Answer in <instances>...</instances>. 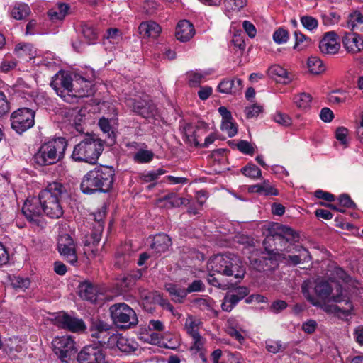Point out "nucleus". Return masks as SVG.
Returning a JSON list of instances; mask_svg holds the SVG:
<instances>
[{
	"mask_svg": "<svg viewBox=\"0 0 363 363\" xmlns=\"http://www.w3.org/2000/svg\"><path fill=\"white\" fill-rule=\"evenodd\" d=\"M10 107L5 94L0 91V117L9 111Z\"/></svg>",
	"mask_w": 363,
	"mask_h": 363,
	"instance_id": "obj_60",
	"label": "nucleus"
},
{
	"mask_svg": "<svg viewBox=\"0 0 363 363\" xmlns=\"http://www.w3.org/2000/svg\"><path fill=\"white\" fill-rule=\"evenodd\" d=\"M164 173L165 171L160 168L157 170L143 172L140 174L139 177L141 181L147 183L156 180L160 176Z\"/></svg>",
	"mask_w": 363,
	"mask_h": 363,
	"instance_id": "obj_41",
	"label": "nucleus"
},
{
	"mask_svg": "<svg viewBox=\"0 0 363 363\" xmlns=\"http://www.w3.org/2000/svg\"><path fill=\"white\" fill-rule=\"evenodd\" d=\"M94 72L91 69L84 77L79 74H74V94L76 97H86L94 93L93 80Z\"/></svg>",
	"mask_w": 363,
	"mask_h": 363,
	"instance_id": "obj_11",
	"label": "nucleus"
},
{
	"mask_svg": "<svg viewBox=\"0 0 363 363\" xmlns=\"http://www.w3.org/2000/svg\"><path fill=\"white\" fill-rule=\"evenodd\" d=\"M126 105L136 114L146 119H156L159 116V111L154 103L149 99L136 100L127 99Z\"/></svg>",
	"mask_w": 363,
	"mask_h": 363,
	"instance_id": "obj_10",
	"label": "nucleus"
},
{
	"mask_svg": "<svg viewBox=\"0 0 363 363\" xmlns=\"http://www.w3.org/2000/svg\"><path fill=\"white\" fill-rule=\"evenodd\" d=\"M164 288L169 292V295L172 296V299L174 302L182 303L187 296L186 289L182 288L178 285L167 283L164 285Z\"/></svg>",
	"mask_w": 363,
	"mask_h": 363,
	"instance_id": "obj_27",
	"label": "nucleus"
},
{
	"mask_svg": "<svg viewBox=\"0 0 363 363\" xmlns=\"http://www.w3.org/2000/svg\"><path fill=\"white\" fill-rule=\"evenodd\" d=\"M102 233L103 228H92L90 233L83 237L84 253L88 259H94L97 256L98 250L96 247L101 239Z\"/></svg>",
	"mask_w": 363,
	"mask_h": 363,
	"instance_id": "obj_15",
	"label": "nucleus"
},
{
	"mask_svg": "<svg viewBox=\"0 0 363 363\" xmlns=\"http://www.w3.org/2000/svg\"><path fill=\"white\" fill-rule=\"evenodd\" d=\"M337 201L339 206L342 208H354L356 207V204L351 199L350 196L346 194L340 195L337 198Z\"/></svg>",
	"mask_w": 363,
	"mask_h": 363,
	"instance_id": "obj_52",
	"label": "nucleus"
},
{
	"mask_svg": "<svg viewBox=\"0 0 363 363\" xmlns=\"http://www.w3.org/2000/svg\"><path fill=\"white\" fill-rule=\"evenodd\" d=\"M311 256L308 251L301 245H296V265L308 263Z\"/></svg>",
	"mask_w": 363,
	"mask_h": 363,
	"instance_id": "obj_45",
	"label": "nucleus"
},
{
	"mask_svg": "<svg viewBox=\"0 0 363 363\" xmlns=\"http://www.w3.org/2000/svg\"><path fill=\"white\" fill-rule=\"evenodd\" d=\"M242 173L250 178L257 179L261 177L262 171L254 164H249L241 169Z\"/></svg>",
	"mask_w": 363,
	"mask_h": 363,
	"instance_id": "obj_38",
	"label": "nucleus"
},
{
	"mask_svg": "<svg viewBox=\"0 0 363 363\" xmlns=\"http://www.w3.org/2000/svg\"><path fill=\"white\" fill-rule=\"evenodd\" d=\"M79 296L91 303L97 301L99 296L98 288L89 281H84L79 284L78 286Z\"/></svg>",
	"mask_w": 363,
	"mask_h": 363,
	"instance_id": "obj_22",
	"label": "nucleus"
},
{
	"mask_svg": "<svg viewBox=\"0 0 363 363\" xmlns=\"http://www.w3.org/2000/svg\"><path fill=\"white\" fill-rule=\"evenodd\" d=\"M287 307V303L282 300L274 301L269 306V311L274 313H279Z\"/></svg>",
	"mask_w": 363,
	"mask_h": 363,
	"instance_id": "obj_61",
	"label": "nucleus"
},
{
	"mask_svg": "<svg viewBox=\"0 0 363 363\" xmlns=\"http://www.w3.org/2000/svg\"><path fill=\"white\" fill-rule=\"evenodd\" d=\"M69 9V6L67 4L61 3L57 4L56 7L51 9L48 14L52 21H60L68 13Z\"/></svg>",
	"mask_w": 363,
	"mask_h": 363,
	"instance_id": "obj_30",
	"label": "nucleus"
},
{
	"mask_svg": "<svg viewBox=\"0 0 363 363\" xmlns=\"http://www.w3.org/2000/svg\"><path fill=\"white\" fill-rule=\"evenodd\" d=\"M35 111L30 108H21L11 116V128L18 134L26 131L34 125Z\"/></svg>",
	"mask_w": 363,
	"mask_h": 363,
	"instance_id": "obj_9",
	"label": "nucleus"
},
{
	"mask_svg": "<svg viewBox=\"0 0 363 363\" xmlns=\"http://www.w3.org/2000/svg\"><path fill=\"white\" fill-rule=\"evenodd\" d=\"M57 250L66 260L74 265L77 262L75 245L72 238L68 234L59 236L57 240Z\"/></svg>",
	"mask_w": 363,
	"mask_h": 363,
	"instance_id": "obj_14",
	"label": "nucleus"
},
{
	"mask_svg": "<svg viewBox=\"0 0 363 363\" xmlns=\"http://www.w3.org/2000/svg\"><path fill=\"white\" fill-rule=\"evenodd\" d=\"M52 345L55 354L64 362H67L74 352L75 342L70 336L55 337Z\"/></svg>",
	"mask_w": 363,
	"mask_h": 363,
	"instance_id": "obj_12",
	"label": "nucleus"
},
{
	"mask_svg": "<svg viewBox=\"0 0 363 363\" xmlns=\"http://www.w3.org/2000/svg\"><path fill=\"white\" fill-rule=\"evenodd\" d=\"M17 65L16 60L11 56H6L0 64V69L3 72H8L14 69Z\"/></svg>",
	"mask_w": 363,
	"mask_h": 363,
	"instance_id": "obj_50",
	"label": "nucleus"
},
{
	"mask_svg": "<svg viewBox=\"0 0 363 363\" xmlns=\"http://www.w3.org/2000/svg\"><path fill=\"white\" fill-rule=\"evenodd\" d=\"M273 39L278 44L284 43L289 39V33L283 28H279L274 33Z\"/></svg>",
	"mask_w": 363,
	"mask_h": 363,
	"instance_id": "obj_56",
	"label": "nucleus"
},
{
	"mask_svg": "<svg viewBox=\"0 0 363 363\" xmlns=\"http://www.w3.org/2000/svg\"><path fill=\"white\" fill-rule=\"evenodd\" d=\"M103 150L104 144L99 137L95 135H86L74 146L72 157L77 162L95 164Z\"/></svg>",
	"mask_w": 363,
	"mask_h": 363,
	"instance_id": "obj_6",
	"label": "nucleus"
},
{
	"mask_svg": "<svg viewBox=\"0 0 363 363\" xmlns=\"http://www.w3.org/2000/svg\"><path fill=\"white\" fill-rule=\"evenodd\" d=\"M185 201L184 198L179 197L175 193H169L158 199L157 203L161 208H171L185 204Z\"/></svg>",
	"mask_w": 363,
	"mask_h": 363,
	"instance_id": "obj_24",
	"label": "nucleus"
},
{
	"mask_svg": "<svg viewBox=\"0 0 363 363\" xmlns=\"http://www.w3.org/2000/svg\"><path fill=\"white\" fill-rule=\"evenodd\" d=\"M195 34L193 24L187 20L180 21L176 28V37L181 42L189 41Z\"/></svg>",
	"mask_w": 363,
	"mask_h": 363,
	"instance_id": "obj_23",
	"label": "nucleus"
},
{
	"mask_svg": "<svg viewBox=\"0 0 363 363\" xmlns=\"http://www.w3.org/2000/svg\"><path fill=\"white\" fill-rule=\"evenodd\" d=\"M55 324L72 332H81L86 328L82 320L72 317L66 313L57 315L55 318Z\"/></svg>",
	"mask_w": 363,
	"mask_h": 363,
	"instance_id": "obj_18",
	"label": "nucleus"
},
{
	"mask_svg": "<svg viewBox=\"0 0 363 363\" xmlns=\"http://www.w3.org/2000/svg\"><path fill=\"white\" fill-rule=\"evenodd\" d=\"M170 244L171 240L168 235L166 234H158L154 238L152 248L164 251Z\"/></svg>",
	"mask_w": 363,
	"mask_h": 363,
	"instance_id": "obj_35",
	"label": "nucleus"
},
{
	"mask_svg": "<svg viewBox=\"0 0 363 363\" xmlns=\"http://www.w3.org/2000/svg\"><path fill=\"white\" fill-rule=\"evenodd\" d=\"M311 96L309 94L301 93L296 96V108L303 111L307 110L311 103Z\"/></svg>",
	"mask_w": 363,
	"mask_h": 363,
	"instance_id": "obj_44",
	"label": "nucleus"
},
{
	"mask_svg": "<svg viewBox=\"0 0 363 363\" xmlns=\"http://www.w3.org/2000/svg\"><path fill=\"white\" fill-rule=\"evenodd\" d=\"M310 282L308 281H305L302 286V293L304 295V296L310 301L311 302L314 306H318L320 304L319 301L316 300V298L312 296L309 294V288H310Z\"/></svg>",
	"mask_w": 363,
	"mask_h": 363,
	"instance_id": "obj_58",
	"label": "nucleus"
},
{
	"mask_svg": "<svg viewBox=\"0 0 363 363\" xmlns=\"http://www.w3.org/2000/svg\"><path fill=\"white\" fill-rule=\"evenodd\" d=\"M266 348L269 352L275 354L281 351L282 345L279 342L268 340L266 341Z\"/></svg>",
	"mask_w": 363,
	"mask_h": 363,
	"instance_id": "obj_64",
	"label": "nucleus"
},
{
	"mask_svg": "<svg viewBox=\"0 0 363 363\" xmlns=\"http://www.w3.org/2000/svg\"><path fill=\"white\" fill-rule=\"evenodd\" d=\"M221 130L226 133L229 137L235 136L238 133V126L231 120L222 121Z\"/></svg>",
	"mask_w": 363,
	"mask_h": 363,
	"instance_id": "obj_48",
	"label": "nucleus"
},
{
	"mask_svg": "<svg viewBox=\"0 0 363 363\" xmlns=\"http://www.w3.org/2000/svg\"><path fill=\"white\" fill-rule=\"evenodd\" d=\"M227 11H240L246 5V0H222Z\"/></svg>",
	"mask_w": 363,
	"mask_h": 363,
	"instance_id": "obj_40",
	"label": "nucleus"
},
{
	"mask_svg": "<svg viewBox=\"0 0 363 363\" xmlns=\"http://www.w3.org/2000/svg\"><path fill=\"white\" fill-rule=\"evenodd\" d=\"M267 73L271 78L274 79L278 82L287 84L289 82H290L287 71L279 65H275L270 67Z\"/></svg>",
	"mask_w": 363,
	"mask_h": 363,
	"instance_id": "obj_28",
	"label": "nucleus"
},
{
	"mask_svg": "<svg viewBox=\"0 0 363 363\" xmlns=\"http://www.w3.org/2000/svg\"><path fill=\"white\" fill-rule=\"evenodd\" d=\"M9 281L11 286L17 291H24L30 285V281L28 278L20 276H9Z\"/></svg>",
	"mask_w": 363,
	"mask_h": 363,
	"instance_id": "obj_31",
	"label": "nucleus"
},
{
	"mask_svg": "<svg viewBox=\"0 0 363 363\" xmlns=\"http://www.w3.org/2000/svg\"><path fill=\"white\" fill-rule=\"evenodd\" d=\"M67 142L65 138L59 137L41 145L35 155V162L41 166L56 164L63 159Z\"/></svg>",
	"mask_w": 363,
	"mask_h": 363,
	"instance_id": "obj_7",
	"label": "nucleus"
},
{
	"mask_svg": "<svg viewBox=\"0 0 363 363\" xmlns=\"http://www.w3.org/2000/svg\"><path fill=\"white\" fill-rule=\"evenodd\" d=\"M30 13L29 6L26 4H16L12 11L11 16L16 20H22Z\"/></svg>",
	"mask_w": 363,
	"mask_h": 363,
	"instance_id": "obj_34",
	"label": "nucleus"
},
{
	"mask_svg": "<svg viewBox=\"0 0 363 363\" xmlns=\"http://www.w3.org/2000/svg\"><path fill=\"white\" fill-rule=\"evenodd\" d=\"M242 83L239 78L224 79L219 83L217 89L220 93L235 95L242 89Z\"/></svg>",
	"mask_w": 363,
	"mask_h": 363,
	"instance_id": "obj_21",
	"label": "nucleus"
},
{
	"mask_svg": "<svg viewBox=\"0 0 363 363\" xmlns=\"http://www.w3.org/2000/svg\"><path fill=\"white\" fill-rule=\"evenodd\" d=\"M116 346L120 351L126 354L135 352L138 348L137 342L123 336H120L117 338Z\"/></svg>",
	"mask_w": 363,
	"mask_h": 363,
	"instance_id": "obj_29",
	"label": "nucleus"
},
{
	"mask_svg": "<svg viewBox=\"0 0 363 363\" xmlns=\"http://www.w3.org/2000/svg\"><path fill=\"white\" fill-rule=\"evenodd\" d=\"M279 230H281V228H278ZM285 229L286 230L284 232V235H282L279 233H277L275 235H273L272 236H267V238L263 241V245H266L267 242H269L271 240H274V241H279L280 242H283L284 240L285 241L289 242L290 238H287L286 236L289 235L291 238H294L293 230L292 228H281V230Z\"/></svg>",
	"mask_w": 363,
	"mask_h": 363,
	"instance_id": "obj_37",
	"label": "nucleus"
},
{
	"mask_svg": "<svg viewBox=\"0 0 363 363\" xmlns=\"http://www.w3.org/2000/svg\"><path fill=\"white\" fill-rule=\"evenodd\" d=\"M235 146L240 152H242L244 154L250 155L254 154V147L247 140H240L238 143L235 144Z\"/></svg>",
	"mask_w": 363,
	"mask_h": 363,
	"instance_id": "obj_55",
	"label": "nucleus"
},
{
	"mask_svg": "<svg viewBox=\"0 0 363 363\" xmlns=\"http://www.w3.org/2000/svg\"><path fill=\"white\" fill-rule=\"evenodd\" d=\"M210 267L213 272L233 277L240 281L245 274V267L242 259L231 253L216 256L210 262Z\"/></svg>",
	"mask_w": 363,
	"mask_h": 363,
	"instance_id": "obj_5",
	"label": "nucleus"
},
{
	"mask_svg": "<svg viewBox=\"0 0 363 363\" xmlns=\"http://www.w3.org/2000/svg\"><path fill=\"white\" fill-rule=\"evenodd\" d=\"M234 241L235 242L245 245H253L254 240L251 237L244 235V234H238L234 237Z\"/></svg>",
	"mask_w": 363,
	"mask_h": 363,
	"instance_id": "obj_63",
	"label": "nucleus"
},
{
	"mask_svg": "<svg viewBox=\"0 0 363 363\" xmlns=\"http://www.w3.org/2000/svg\"><path fill=\"white\" fill-rule=\"evenodd\" d=\"M111 325L101 320L94 321L90 327L91 335L99 340L98 345L85 346L78 354L79 363H107L103 345L110 339Z\"/></svg>",
	"mask_w": 363,
	"mask_h": 363,
	"instance_id": "obj_2",
	"label": "nucleus"
},
{
	"mask_svg": "<svg viewBox=\"0 0 363 363\" xmlns=\"http://www.w3.org/2000/svg\"><path fill=\"white\" fill-rule=\"evenodd\" d=\"M207 281L209 284L222 289H227V284L222 281L219 277L216 276L215 273H210L207 277Z\"/></svg>",
	"mask_w": 363,
	"mask_h": 363,
	"instance_id": "obj_57",
	"label": "nucleus"
},
{
	"mask_svg": "<svg viewBox=\"0 0 363 363\" xmlns=\"http://www.w3.org/2000/svg\"><path fill=\"white\" fill-rule=\"evenodd\" d=\"M340 17L335 12H330L322 15L323 23L325 26H331L337 24Z\"/></svg>",
	"mask_w": 363,
	"mask_h": 363,
	"instance_id": "obj_54",
	"label": "nucleus"
},
{
	"mask_svg": "<svg viewBox=\"0 0 363 363\" xmlns=\"http://www.w3.org/2000/svg\"><path fill=\"white\" fill-rule=\"evenodd\" d=\"M249 289L245 286H239L230 293H228L223 301L221 308L223 311L230 312L238 304L249 294Z\"/></svg>",
	"mask_w": 363,
	"mask_h": 363,
	"instance_id": "obj_17",
	"label": "nucleus"
},
{
	"mask_svg": "<svg viewBox=\"0 0 363 363\" xmlns=\"http://www.w3.org/2000/svg\"><path fill=\"white\" fill-rule=\"evenodd\" d=\"M274 120L276 123L284 126H288L292 123L291 118L287 115L281 113H276L274 116Z\"/></svg>",
	"mask_w": 363,
	"mask_h": 363,
	"instance_id": "obj_62",
	"label": "nucleus"
},
{
	"mask_svg": "<svg viewBox=\"0 0 363 363\" xmlns=\"http://www.w3.org/2000/svg\"><path fill=\"white\" fill-rule=\"evenodd\" d=\"M99 125L101 128V130L104 133H106L108 137L111 138V140H114L115 135L114 131L111 125H110V122L108 119L102 118L99 121Z\"/></svg>",
	"mask_w": 363,
	"mask_h": 363,
	"instance_id": "obj_51",
	"label": "nucleus"
},
{
	"mask_svg": "<svg viewBox=\"0 0 363 363\" xmlns=\"http://www.w3.org/2000/svg\"><path fill=\"white\" fill-rule=\"evenodd\" d=\"M153 153L150 150H140L133 156V160L138 163H147L153 158Z\"/></svg>",
	"mask_w": 363,
	"mask_h": 363,
	"instance_id": "obj_42",
	"label": "nucleus"
},
{
	"mask_svg": "<svg viewBox=\"0 0 363 363\" xmlns=\"http://www.w3.org/2000/svg\"><path fill=\"white\" fill-rule=\"evenodd\" d=\"M202 322L192 315H189L185 321V329L191 337L200 335L199 328Z\"/></svg>",
	"mask_w": 363,
	"mask_h": 363,
	"instance_id": "obj_32",
	"label": "nucleus"
},
{
	"mask_svg": "<svg viewBox=\"0 0 363 363\" xmlns=\"http://www.w3.org/2000/svg\"><path fill=\"white\" fill-rule=\"evenodd\" d=\"M300 21L302 26L309 31H313L318 28V20L311 16H302L300 17Z\"/></svg>",
	"mask_w": 363,
	"mask_h": 363,
	"instance_id": "obj_43",
	"label": "nucleus"
},
{
	"mask_svg": "<svg viewBox=\"0 0 363 363\" xmlns=\"http://www.w3.org/2000/svg\"><path fill=\"white\" fill-rule=\"evenodd\" d=\"M308 72L313 75H320L326 70V66L323 60L317 56H311L306 61Z\"/></svg>",
	"mask_w": 363,
	"mask_h": 363,
	"instance_id": "obj_26",
	"label": "nucleus"
},
{
	"mask_svg": "<svg viewBox=\"0 0 363 363\" xmlns=\"http://www.w3.org/2000/svg\"><path fill=\"white\" fill-rule=\"evenodd\" d=\"M22 212L30 223L39 225L40 216L43 212L41 201H40V194L38 197H30L26 200L22 207Z\"/></svg>",
	"mask_w": 363,
	"mask_h": 363,
	"instance_id": "obj_16",
	"label": "nucleus"
},
{
	"mask_svg": "<svg viewBox=\"0 0 363 363\" xmlns=\"http://www.w3.org/2000/svg\"><path fill=\"white\" fill-rule=\"evenodd\" d=\"M348 130L344 127H339L335 132V138L342 145H347L348 143L347 140Z\"/></svg>",
	"mask_w": 363,
	"mask_h": 363,
	"instance_id": "obj_59",
	"label": "nucleus"
},
{
	"mask_svg": "<svg viewBox=\"0 0 363 363\" xmlns=\"http://www.w3.org/2000/svg\"><path fill=\"white\" fill-rule=\"evenodd\" d=\"M261 194L264 196H277L279 194L278 190L272 185L269 180H264L260 184Z\"/></svg>",
	"mask_w": 363,
	"mask_h": 363,
	"instance_id": "obj_49",
	"label": "nucleus"
},
{
	"mask_svg": "<svg viewBox=\"0 0 363 363\" xmlns=\"http://www.w3.org/2000/svg\"><path fill=\"white\" fill-rule=\"evenodd\" d=\"M115 171L113 167L101 166L88 172L81 183L83 193L106 192L112 187Z\"/></svg>",
	"mask_w": 363,
	"mask_h": 363,
	"instance_id": "obj_3",
	"label": "nucleus"
},
{
	"mask_svg": "<svg viewBox=\"0 0 363 363\" xmlns=\"http://www.w3.org/2000/svg\"><path fill=\"white\" fill-rule=\"evenodd\" d=\"M361 24H363V16L359 11H356L349 15L347 27L352 31L357 30Z\"/></svg>",
	"mask_w": 363,
	"mask_h": 363,
	"instance_id": "obj_36",
	"label": "nucleus"
},
{
	"mask_svg": "<svg viewBox=\"0 0 363 363\" xmlns=\"http://www.w3.org/2000/svg\"><path fill=\"white\" fill-rule=\"evenodd\" d=\"M51 86H53L56 93L64 98L66 101H69V99L67 98L66 94L69 96H72L74 94V77H72L68 74L65 72L57 74L55 79L51 83Z\"/></svg>",
	"mask_w": 363,
	"mask_h": 363,
	"instance_id": "obj_13",
	"label": "nucleus"
},
{
	"mask_svg": "<svg viewBox=\"0 0 363 363\" xmlns=\"http://www.w3.org/2000/svg\"><path fill=\"white\" fill-rule=\"evenodd\" d=\"M263 111L260 105L253 104L245 108V113L247 118H256Z\"/></svg>",
	"mask_w": 363,
	"mask_h": 363,
	"instance_id": "obj_53",
	"label": "nucleus"
},
{
	"mask_svg": "<svg viewBox=\"0 0 363 363\" xmlns=\"http://www.w3.org/2000/svg\"><path fill=\"white\" fill-rule=\"evenodd\" d=\"M312 44L311 39L300 32L296 31V50H303Z\"/></svg>",
	"mask_w": 363,
	"mask_h": 363,
	"instance_id": "obj_46",
	"label": "nucleus"
},
{
	"mask_svg": "<svg viewBox=\"0 0 363 363\" xmlns=\"http://www.w3.org/2000/svg\"><path fill=\"white\" fill-rule=\"evenodd\" d=\"M208 73L197 71H191L186 74L188 82L191 86H196L201 84L202 79L208 75Z\"/></svg>",
	"mask_w": 363,
	"mask_h": 363,
	"instance_id": "obj_39",
	"label": "nucleus"
},
{
	"mask_svg": "<svg viewBox=\"0 0 363 363\" xmlns=\"http://www.w3.org/2000/svg\"><path fill=\"white\" fill-rule=\"evenodd\" d=\"M340 48L337 35L334 31L325 33L319 43V49L325 55H335L337 53Z\"/></svg>",
	"mask_w": 363,
	"mask_h": 363,
	"instance_id": "obj_19",
	"label": "nucleus"
},
{
	"mask_svg": "<svg viewBox=\"0 0 363 363\" xmlns=\"http://www.w3.org/2000/svg\"><path fill=\"white\" fill-rule=\"evenodd\" d=\"M318 301L324 302H335L337 303H344V306L328 305L325 303L323 306L324 311L327 313H334L339 316L347 317L352 314L353 305L346 294H343L340 285L334 283L333 285L328 281H320L316 284L314 288ZM320 303V301H319ZM320 303L318 306H320Z\"/></svg>",
	"mask_w": 363,
	"mask_h": 363,
	"instance_id": "obj_1",
	"label": "nucleus"
},
{
	"mask_svg": "<svg viewBox=\"0 0 363 363\" xmlns=\"http://www.w3.org/2000/svg\"><path fill=\"white\" fill-rule=\"evenodd\" d=\"M342 41L344 48L349 53L357 54L363 50V35L355 32L345 33Z\"/></svg>",
	"mask_w": 363,
	"mask_h": 363,
	"instance_id": "obj_20",
	"label": "nucleus"
},
{
	"mask_svg": "<svg viewBox=\"0 0 363 363\" xmlns=\"http://www.w3.org/2000/svg\"><path fill=\"white\" fill-rule=\"evenodd\" d=\"M347 98L346 92L342 90L333 91L329 95V101L334 104L345 103Z\"/></svg>",
	"mask_w": 363,
	"mask_h": 363,
	"instance_id": "obj_47",
	"label": "nucleus"
},
{
	"mask_svg": "<svg viewBox=\"0 0 363 363\" xmlns=\"http://www.w3.org/2000/svg\"><path fill=\"white\" fill-rule=\"evenodd\" d=\"M82 33L89 44L94 43L98 36L96 30L89 23L82 24Z\"/></svg>",
	"mask_w": 363,
	"mask_h": 363,
	"instance_id": "obj_33",
	"label": "nucleus"
},
{
	"mask_svg": "<svg viewBox=\"0 0 363 363\" xmlns=\"http://www.w3.org/2000/svg\"><path fill=\"white\" fill-rule=\"evenodd\" d=\"M67 194L66 187L60 182L49 184L40 192L43 213L51 218H59L63 213L62 198Z\"/></svg>",
	"mask_w": 363,
	"mask_h": 363,
	"instance_id": "obj_4",
	"label": "nucleus"
},
{
	"mask_svg": "<svg viewBox=\"0 0 363 363\" xmlns=\"http://www.w3.org/2000/svg\"><path fill=\"white\" fill-rule=\"evenodd\" d=\"M138 31L143 38H155L160 35L161 28L156 22L146 21L140 24Z\"/></svg>",
	"mask_w": 363,
	"mask_h": 363,
	"instance_id": "obj_25",
	"label": "nucleus"
},
{
	"mask_svg": "<svg viewBox=\"0 0 363 363\" xmlns=\"http://www.w3.org/2000/svg\"><path fill=\"white\" fill-rule=\"evenodd\" d=\"M109 311L113 323L120 328H130L135 326L138 319L135 311L125 303L112 305Z\"/></svg>",
	"mask_w": 363,
	"mask_h": 363,
	"instance_id": "obj_8",
	"label": "nucleus"
}]
</instances>
